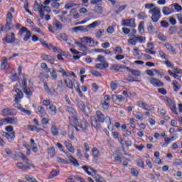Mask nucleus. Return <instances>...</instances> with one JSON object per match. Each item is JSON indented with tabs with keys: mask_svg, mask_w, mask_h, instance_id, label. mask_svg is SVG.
Wrapping results in <instances>:
<instances>
[{
	"mask_svg": "<svg viewBox=\"0 0 182 182\" xmlns=\"http://www.w3.org/2000/svg\"><path fill=\"white\" fill-rule=\"evenodd\" d=\"M33 9L35 12H38L40 14V17L43 19V16H45V12L47 14H50L52 10L50 7L48 6H43V4H39L37 2L34 4Z\"/></svg>",
	"mask_w": 182,
	"mask_h": 182,
	"instance_id": "obj_1",
	"label": "nucleus"
},
{
	"mask_svg": "<svg viewBox=\"0 0 182 182\" xmlns=\"http://www.w3.org/2000/svg\"><path fill=\"white\" fill-rule=\"evenodd\" d=\"M137 33V31L136 29L132 30V36L133 38L128 39V43L129 45L132 46H136L137 45V42L139 43H146V37H143L141 36H134Z\"/></svg>",
	"mask_w": 182,
	"mask_h": 182,
	"instance_id": "obj_2",
	"label": "nucleus"
},
{
	"mask_svg": "<svg viewBox=\"0 0 182 182\" xmlns=\"http://www.w3.org/2000/svg\"><path fill=\"white\" fill-rule=\"evenodd\" d=\"M42 46L48 49V50H53V53H62L63 56H72L70 54H66L62 49L53 46V44H48L46 41L41 42Z\"/></svg>",
	"mask_w": 182,
	"mask_h": 182,
	"instance_id": "obj_3",
	"label": "nucleus"
},
{
	"mask_svg": "<svg viewBox=\"0 0 182 182\" xmlns=\"http://www.w3.org/2000/svg\"><path fill=\"white\" fill-rule=\"evenodd\" d=\"M23 79L21 80H19V85L20 86H22V89L25 93V95H26V96H32L33 93L32 91H31V88L28 87V82L26 81V79L28 77V75L26 74H23Z\"/></svg>",
	"mask_w": 182,
	"mask_h": 182,
	"instance_id": "obj_4",
	"label": "nucleus"
},
{
	"mask_svg": "<svg viewBox=\"0 0 182 182\" xmlns=\"http://www.w3.org/2000/svg\"><path fill=\"white\" fill-rule=\"evenodd\" d=\"M149 14L151 15V21H152V22H159L160 18H161V11L159 7H154L149 10Z\"/></svg>",
	"mask_w": 182,
	"mask_h": 182,
	"instance_id": "obj_5",
	"label": "nucleus"
},
{
	"mask_svg": "<svg viewBox=\"0 0 182 182\" xmlns=\"http://www.w3.org/2000/svg\"><path fill=\"white\" fill-rule=\"evenodd\" d=\"M64 107L66 112H68L69 114H71V117H68L69 122H70L71 120H74V122H76V120L79 119V114H77V112L76 111V109H75V108L69 107L68 105H65Z\"/></svg>",
	"mask_w": 182,
	"mask_h": 182,
	"instance_id": "obj_6",
	"label": "nucleus"
},
{
	"mask_svg": "<svg viewBox=\"0 0 182 182\" xmlns=\"http://www.w3.org/2000/svg\"><path fill=\"white\" fill-rule=\"evenodd\" d=\"M62 29H63V25L59 21H55L53 25L48 26V30L54 35H56V31H62Z\"/></svg>",
	"mask_w": 182,
	"mask_h": 182,
	"instance_id": "obj_7",
	"label": "nucleus"
},
{
	"mask_svg": "<svg viewBox=\"0 0 182 182\" xmlns=\"http://www.w3.org/2000/svg\"><path fill=\"white\" fill-rule=\"evenodd\" d=\"M95 116L100 123H105V122H106L107 123H109V124H112V119H110V117H105V114L101 111H97L95 112Z\"/></svg>",
	"mask_w": 182,
	"mask_h": 182,
	"instance_id": "obj_8",
	"label": "nucleus"
},
{
	"mask_svg": "<svg viewBox=\"0 0 182 182\" xmlns=\"http://www.w3.org/2000/svg\"><path fill=\"white\" fill-rule=\"evenodd\" d=\"M164 100L166 102V103L168 104V107H169V109H171L173 114H178V112H177V107H176V102H174V101H173L171 98L166 97L165 98H164Z\"/></svg>",
	"mask_w": 182,
	"mask_h": 182,
	"instance_id": "obj_9",
	"label": "nucleus"
},
{
	"mask_svg": "<svg viewBox=\"0 0 182 182\" xmlns=\"http://www.w3.org/2000/svg\"><path fill=\"white\" fill-rule=\"evenodd\" d=\"M18 112L15 109L6 107L1 109V115L4 117H8L9 116H16Z\"/></svg>",
	"mask_w": 182,
	"mask_h": 182,
	"instance_id": "obj_10",
	"label": "nucleus"
},
{
	"mask_svg": "<svg viewBox=\"0 0 182 182\" xmlns=\"http://www.w3.org/2000/svg\"><path fill=\"white\" fill-rule=\"evenodd\" d=\"M90 126L92 129H95L96 132H100L102 129V124L95 116L90 117Z\"/></svg>",
	"mask_w": 182,
	"mask_h": 182,
	"instance_id": "obj_11",
	"label": "nucleus"
},
{
	"mask_svg": "<svg viewBox=\"0 0 182 182\" xmlns=\"http://www.w3.org/2000/svg\"><path fill=\"white\" fill-rule=\"evenodd\" d=\"M26 32V36L23 37V41L24 42H28L30 39L31 37L32 36V33L31 31L28 30L26 27H21V28L19 30L18 33L19 35H23Z\"/></svg>",
	"mask_w": 182,
	"mask_h": 182,
	"instance_id": "obj_12",
	"label": "nucleus"
},
{
	"mask_svg": "<svg viewBox=\"0 0 182 182\" xmlns=\"http://www.w3.org/2000/svg\"><path fill=\"white\" fill-rule=\"evenodd\" d=\"M122 26H127V28H136V21L134 18L122 19Z\"/></svg>",
	"mask_w": 182,
	"mask_h": 182,
	"instance_id": "obj_13",
	"label": "nucleus"
},
{
	"mask_svg": "<svg viewBox=\"0 0 182 182\" xmlns=\"http://www.w3.org/2000/svg\"><path fill=\"white\" fill-rule=\"evenodd\" d=\"M77 126L82 132H87L89 129V122L87 121L82 120L78 118V122H77Z\"/></svg>",
	"mask_w": 182,
	"mask_h": 182,
	"instance_id": "obj_14",
	"label": "nucleus"
},
{
	"mask_svg": "<svg viewBox=\"0 0 182 182\" xmlns=\"http://www.w3.org/2000/svg\"><path fill=\"white\" fill-rule=\"evenodd\" d=\"M44 90H46L47 95H50V96H57L58 92L54 87L49 88V85H48V82H43Z\"/></svg>",
	"mask_w": 182,
	"mask_h": 182,
	"instance_id": "obj_15",
	"label": "nucleus"
},
{
	"mask_svg": "<svg viewBox=\"0 0 182 182\" xmlns=\"http://www.w3.org/2000/svg\"><path fill=\"white\" fill-rule=\"evenodd\" d=\"M2 136L5 137L7 141L11 143V141H14V140H15V137H16V134L15 132H3Z\"/></svg>",
	"mask_w": 182,
	"mask_h": 182,
	"instance_id": "obj_16",
	"label": "nucleus"
},
{
	"mask_svg": "<svg viewBox=\"0 0 182 182\" xmlns=\"http://www.w3.org/2000/svg\"><path fill=\"white\" fill-rule=\"evenodd\" d=\"M16 95H14V102L16 103H19L21 100L23 98V92L21 89L16 88L15 90Z\"/></svg>",
	"mask_w": 182,
	"mask_h": 182,
	"instance_id": "obj_17",
	"label": "nucleus"
},
{
	"mask_svg": "<svg viewBox=\"0 0 182 182\" xmlns=\"http://www.w3.org/2000/svg\"><path fill=\"white\" fill-rule=\"evenodd\" d=\"M149 82L155 87H163L164 86V83L159 80V78L151 77Z\"/></svg>",
	"mask_w": 182,
	"mask_h": 182,
	"instance_id": "obj_18",
	"label": "nucleus"
},
{
	"mask_svg": "<svg viewBox=\"0 0 182 182\" xmlns=\"http://www.w3.org/2000/svg\"><path fill=\"white\" fill-rule=\"evenodd\" d=\"M6 43H14L15 41H16V38L15 37V33H11L10 34H7L6 37L3 39Z\"/></svg>",
	"mask_w": 182,
	"mask_h": 182,
	"instance_id": "obj_19",
	"label": "nucleus"
},
{
	"mask_svg": "<svg viewBox=\"0 0 182 182\" xmlns=\"http://www.w3.org/2000/svg\"><path fill=\"white\" fill-rule=\"evenodd\" d=\"M137 106L140 107V109H143V110H147L149 112L150 110H154V107L149 105L146 103H144L143 101H138Z\"/></svg>",
	"mask_w": 182,
	"mask_h": 182,
	"instance_id": "obj_20",
	"label": "nucleus"
},
{
	"mask_svg": "<svg viewBox=\"0 0 182 182\" xmlns=\"http://www.w3.org/2000/svg\"><path fill=\"white\" fill-rule=\"evenodd\" d=\"M63 153H64V154H65L68 159H71L70 162L72 163V164H73V166H75V167H79V161H77V159H75V157L71 156L69 151H63Z\"/></svg>",
	"mask_w": 182,
	"mask_h": 182,
	"instance_id": "obj_21",
	"label": "nucleus"
},
{
	"mask_svg": "<svg viewBox=\"0 0 182 182\" xmlns=\"http://www.w3.org/2000/svg\"><path fill=\"white\" fill-rule=\"evenodd\" d=\"M81 168H82V170H84L85 173H86V174H87L88 176H93L92 174V173H94V174H96V173H97V171L93 168H92V166H82L81 167ZM92 171V172H90Z\"/></svg>",
	"mask_w": 182,
	"mask_h": 182,
	"instance_id": "obj_22",
	"label": "nucleus"
},
{
	"mask_svg": "<svg viewBox=\"0 0 182 182\" xmlns=\"http://www.w3.org/2000/svg\"><path fill=\"white\" fill-rule=\"evenodd\" d=\"M162 14L165 16H168V15H171V14H174V9L171 6V4L169 6H164L162 9Z\"/></svg>",
	"mask_w": 182,
	"mask_h": 182,
	"instance_id": "obj_23",
	"label": "nucleus"
},
{
	"mask_svg": "<svg viewBox=\"0 0 182 182\" xmlns=\"http://www.w3.org/2000/svg\"><path fill=\"white\" fill-rule=\"evenodd\" d=\"M77 122H79V119L77 120H71L70 121V124H68V129H71L73 130V129H75L76 132H80V129H79V126H77Z\"/></svg>",
	"mask_w": 182,
	"mask_h": 182,
	"instance_id": "obj_24",
	"label": "nucleus"
},
{
	"mask_svg": "<svg viewBox=\"0 0 182 182\" xmlns=\"http://www.w3.org/2000/svg\"><path fill=\"white\" fill-rule=\"evenodd\" d=\"M21 2H23V9L26 12L29 14L31 16H33V14L29 10V0H21Z\"/></svg>",
	"mask_w": 182,
	"mask_h": 182,
	"instance_id": "obj_25",
	"label": "nucleus"
},
{
	"mask_svg": "<svg viewBox=\"0 0 182 182\" xmlns=\"http://www.w3.org/2000/svg\"><path fill=\"white\" fill-rule=\"evenodd\" d=\"M64 145L65 146L66 149L70 151V153H75V149L73 147V145L72 143H70L69 141H64Z\"/></svg>",
	"mask_w": 182,
	"mask_h": 182,
	"instance_id": "obj_26",
	"label": "nucleus"
},
{
	"mask_svg": "<svg viewBox=\"0 0 182 182\" xmlns=\"http://www.w3.org/2000/svg\"><path fill=\"white\" fill-rule=\"evenodd\" d=\"M37 114L41 116V117H45L46 116V111L45 110V107L43 106L37 107Z\"/></svg>",
	"mask_w": 182,
	"mask_h": 182,
	"instance_id": "obj_27",
	"label": "nucleus"
},
{
	"mask_svg": "<svg viewBox=\"0 0 182 182\" xmlns=\"http://www.w3.org/2000/svg\"><path fill=\"white\" fill-rule=\"evenodd\" d=\"M48 73H50V77L53 79V80H58V70H56V69L50 68Z\"/></svg>",
	"mask_w": 182,
	"mask_h": 182,
	"instance_id": "obj_28",
	"label": "nucleus"
},
{
	"mask_svg": "<svg viewBox=\"0 0 182 182\" xmlns=\"http://www.w3.org/2000/svg\"><path fill=\"white\" fill-rule=\"evenodd\" d=\"M8 66V58L6 56H4L1 58V63L0 65V68L1 70H5L6 69V67Z\"/></svg>",
	"mask_w": 182,
	"mask_h": 182,
	"instance_id": "obj_29",
	"label": "nucleus"
},
{
	"mask_svg": "<svg viewBox=\"0 0 182 182\" xmlns=\"http://www.w3.org/2000/svg\"><path fill=\"white\" fill-rule=\"evenodd\" d=\"M165 48L168 50V52H171V53H173V55H177V50L170 43H165Z\"/></svg>",
	"mask_w": 182,
	"mask_h": 182,
	"instance_id": "obj_30",
	"label": "nucleus"
},
{
	"mask_svg": "<svg viewBox=\"0 0 182 182\" xmlns=\"http://www.w3.org/2000/svg\"><path fill=\"white\" fill-rule=\"evenodd\" d=\"M126 70H128V72H130L133 76H136V77H139L140 76L141 73L138 70L132 69L129 67L125 68Z\"/></svg>",
	"mask_w": 182,
	"mask_h": 182,
	"instance_id": "obj_31",
	"label": "nucleus"
},
{
	"mask_svg": "<svg viewBox=\"0 0 182 182\" xmlns=\"http://www.w3.org/2000/svg\"><path fill=\"white\" fill-rule=\"evenodd\" d=\"M58 113L56 105H51L49 107V114L50 116H55Z\"/></svg>",
	"mask_w": 182,
	"mask_h": 182,
	"instance_id": "obj_32",
	"label": "nucleus"
},
{
	"mask_svg": "<svg viewBox=\"0 0 182 182\" xmlns=\"http://www.w3.org/2000/svg\"><path fill=\"white\" fill-rule=\"evenodd\" d=\"M17 167L22 171H28V170H31V166H28L26 165H23V163L17 164Z\"/></svg>",
	"mask_w": 182,
	"mask_h": 182,
	"instance_id": "obj_33",
	"label": "nucleus"
},
{
	"mask_svg": "<svg viewBox=\"0 0 182 182\" xmlns=\"http://www.w3.org/2000/svg\"><path fill=\"white\" fill-rule=\"evenodd\" d=\"M107 68H109V63H97L95 65V69H107Z\"/></svg>",
	"mask_w": 182,
	"mask_h": 182,
	"instance_id": "obj_34",
	"label": "nucleus"
},
{
	"mask_svg": "<svg viewBox=\"0 0 182 182\" xmlns=\"http://www.w3.org/2000/svg\"><path fill=\"white\" fill-rule=\"evenodd\" d=\"M28 129L31 132H37L38 133H39V132H43V129L39 128V127H38L36 126H33V125H28Z\"/></svg>",
	"mask_w": 182,
	"mask_h": 182,
	"instance_id": "obj_35",
	"label": "nucleus"
},
{
	"mask_svg": "<svg viewBox=\"0 0 182 182\" xmlns=\"http://www.w3.org/2000/svg\"><path fill=\"white\" fill-rule=\"evenodd\" d=\"M120 69H126L124 65H112L109 68V70H114V72H119Z\"/></svg>",
	"mask_w": 182,
	"mask_h": 182,
	"instance_id": "obj_36",
	"label": "nucleus"
},
{
	"mask_svg": "<svg viewBox=\"0 0 182 182\" xmlns=\"http://www.w3.org/2000/svg\"><path fill=\"white\" fill-rule=\"evenodd\" d=\"M12 156H14V151H12V150H11V149H9V148H6L4 149V157L5 159H6V157H12Z\"/></svg>",
	"mask_w": 182,
	"mask_h": 182,
	"instance_id": "obj_37",
	"label": "nucleus"
},
{
	"mask_svg": "<svg viewBox=\"0 0 182 182\" xmlns=\"http://www.w3.org/2000/svg\"><path fill=\"white\" fill-rule=\"evenodd\" d=\"M82 42H83V43H89V45H90L92 43H95V40L90 37L85 36L82 37Z\"/></svg>",
	"mask_w": 182,
	"mask_h": 182,
	"instance_id": "obj_38",
	"label": "nucleus"
},
{
	"mask_svg": "<svg viewBox=\"0 0 182 182\" xmlns=\"http://www.w3.org/2000/svg\"><path fill=\"white\" fill-rule=\"evenodd\" d=\"M50 130L51 134H53V136H59V129H58V127H56V125H52Z\"/></svg>",
	"mask_w": 182,
	"mask_h": 182,
	"instance_id": "obj_39",
	"label": "nucleus"
},
{
	"mask_svg": "<svg viewBox=\"0 0 182 182\" xmlns=\"http://www.w3.org/2000/svg\"><path fill=\"white\" fill-rule=\"evenodd\" d=\"M171 5V7L173 9L174 12H181L182 7L180 6V4H178L177 3H174Z\"/></svg>",
	"mask_w": 182,
	"mask_h": 182,
	"instance_id": "obj_40",
	"label": "nucleus"
},
{
	"mask_svg": "<svg viewBox=\"0 0 182 182\" xmlns=\"http://www.w3.org/2000/svg\"><path fill=\"white\" fill-rule=\"evenodd\" d=\"M64 82L68 89L73 90V82L70 78L65 79Z\"/></svg>",
	"mask_w": 182,
	"mask_h": 182,
	"instance_id": "obj_41",
	"label": "nucleus"
},
{
	"mask_svg": "<svg viewBox=\"0 0 182 182\" xmlns=\"http://www.w3.org/2000/svg\"><path fill=\"white\" fill-rule=\"evenodd\" d=\"M9 124H18V118L13 117H7Z\"/></svg>",
	"mask_w": 182,
	"mask_h": 182,
	"instance_id": "obj_42",
	"label": "nucleus"
},
{
	"mask_svg": "<svg viewBox=\"0 0 182 182\" xmlns=\"http://www.w3.org/2000/svg\"><path fill=\"white\" fill-rule=\"evenodd\" d=\"M136 166H138V167H140V168H142L143 170L146 168V166H144V161L141 158L136 159Z\"/></svg>",
	"mask_w": 182,
	"mask_h": 182,
	"instance_id": "obj_43",
	"label": "nucleus"
},
{
	"mask_svg": "<svg viewBox=\"0 0 182 182\" xmlns=\"http://www.w3.org/2000/svg\"><path fill=\"white\" fill-rule=\"evenodd\" d=\"M20 157L21 160H23V161L26 163V164H31V161L29 160V159H28V157L26 156V155H25V154L20 153Z\"/></svg>",
	"mask_w": 182,
	"mask_h": 182,
	"instance_id": "obj_44",
	"label": "nucleus"
},
{
	"mask_svg": "<svg viewBox=\"0 0 182 182\" xmlns=\"http://www.w3.org/2000/svg\"><path fill=\"white\" fill-rule=\"evenodd\" d=\"M180 84L177 80H173V90L174 92H177L178 90H180Z\"/></svg>",
	"mask_w": 182,
	"mask_h": 182,
	"instance_id": "obj_45",
	"label": "nucleus"
},
{
	"mask_svg": "<svg viewBox=\"0 0 182 182\" xmlns=\"http://www.w3.org/2000/svg\"><path fill=\"white\" fill-rule=\"evenodd\" d=\"M93 11L95 14H97L98 15H102V14H103V7L100 6H95Z\"/></svg>",
	"mask_w": 182,
	"mask_h": 182,
	"instance_id": "obj_46",
	"label": "nucleus"
},
{
	"mask_svg": "<svg viewBox=\"0 0 182 182\" xmlns=\"http://www.w3.org/2000/svg\"><path fill=\"white\" fill-rule=\"evenodd\" d=\"M92 156L94 159H99V149L97 147H93L92 150Z\"/></svg>",
	"mask_w": 182,
	"mask_h": 182,
	"instance_id": "obj_47",
	"label": "nucleus"
},
{
	"mask_svg": "<svg viewBox=\"0 0 182 182\" xmlns=\"http://www.w3.org/2000/svg\"><path fill=\"white\" fill-rule=\"evenodd\" d=\"M48 154L50 157L53 158L55 157V154H56V150L54 147H50L48 149Z\"/></svg>",
	"mask_w": 182,
	"mask_h": 182,
	"instance_id": "obj_48",
	"label": "nucleus"
},
{
	"mask_svg": "<svg viewBox=\"0 0 182 182\" xmlns=\"http://www.w3.org/2000/svg\"><path fill=\"white\" fill-rule=\"evenodd\" d=\"M10 79H11V80H12V82H18V80L22 81L21 78H19L18 73H14V74L11 75ZM18 84H19V82H18Z\"/></svg>",
	"mask_w": 182,
	"mask_h": 182,
	"instance_id": "obj_49",
	"label": "nucleus"
},
{
	"mask_svg": "<svg viewBox=\"0 0 182 182\" xmlns=\"http://www.w3.org/2000/svg\"><path fill=\"white\" fill-rule=\"evenodd\" d=\"M68 136L69 137L70 140H75V131L68 128Z\"/></svg>",
	"mask_w": 182,
	"mask_h": 182,
	"instance_id": "obj_50",
	"label": "nucleus"
},
{
	"mask_svg": "<svg viewBox=\"0 0 182 182\" xmlns=\"http://www.w3.org/2000/svg\"><path fill=\"white\" fill-rule=\"evenodd\" d=\"M138 31L139 33H144V21H141L138 26Z\"/></svg>",
	"mask_w": 182,
	"mask_h": 182,
	"instance_id": "obj_51",
	"label": "nucleus"
},
{
	"mask_svg": "<svg viewBox=\"0 0 182 182\" xmlns=\"http://www.w3.org/2000/svg\"><path fill=\"white\" fill-rule=\"evenodd\" d=\"M101 105H102L103 110H109L110 104H109V102H107L106 101L101 100Z\"/></svg>",
	"mask_w": 182,
	"mask_h": 182,
	"instance_id": "obj_52",
	"label": "nucleus"
},
{
	"mask_svg": "<svg viewBox=\"0 0 182 182\" xmlns=\"http://www.w3.org/2000/svg\"><path fill=\"white\" fill-rule=\"evenodd\" d=\"M134 116L136 117V119H137V120H140V122H143V120H144V117L142 114H141L140 112H136Z\"/></svg>",
	"mask_w": 182,
	"mask_h": 182,
	"instance_id": "obj_53",
	"label": "nucleus"
},
{
	"mask_svg": "<svg viewBox=\"0 0 182 182\" xmlns=\"http://www.w3.org/2000/svg\"><path fill=\"white\" fill-rule=\"evenodd\" d=\"M14 21V14L11 11L7 12L6 22H12Z\"/></svg>",
	"mask_w": 182,
	"mask_h": 182,
	"instance_id": "obj_54",
	"label": "nucleus"
},
{
	"mask_svg": "<svg viewBox=\"0 0 182 182\" xmlns=\"http://www.w3.org/2000/svg\"><path fill=\"white\" fill-rule=\"evenodd\" d=\"M59 174H60L59 171L56 169H53L50 174L49 178H55V177H58Z\"/></svg>",
	"mask_w": 182,
	"mask_h": 182,
	"instance_id": "obj_55",
	"label": "nucleus"
},
{
	"mask_svg": "<svg viewBox=\"0 0 182 182\" xmlns=\"http://www.w3.org/2000/svg\"><path fill=\"white\" fill-rule=\"evenodd\" d=\"M90 73H91L92 76H95V77H100L102 76V73L98 72L97 70H90Z\"/></svg>",
	"mask_w": 182,
	"mask_h": 182,
	"instance_id": "obj_56",
	"label": "nucleus"
},
{
	"mask_svg": "<svg viewBox=\"0 0 182 182\" xmlns=\"http://www.w3.org/2000/svg\"><path fill=\"white\" fill-rule=\"evenodd\" d=\"M41 69H43V70H45V72H46L47 73H49V72H50V68H48V65L46 64V63H42L41 64Z\"/></svg>",
	"mask_w": 182,
	"mask_h": 182,
	"instance_id": "obj_57",
	"label": "nucleus"
},
{
	"mask_svg": "<svg viewBox=\"0 0 182 182\" xmlns=\"http://www.w3.org/2000/svg\"><path fill=\"white\" fill-rule=\"evenodd\" d=\"M128 122L132 129H136V119L134 118H129Z\"/></svg>",
	"mask_w": 182,
	"mask_h": 182,
	"instance_id": "obj_58",
	"label": "nucleus"
},
{
	"mask_svg": "<svg viewBox=\"0 0 182 182\" xmlns=\"http://www.w3.org/2000/svg\"><path fill=\"white\" fill-rule=\"evenodd\" d=\"M126 8H127V5H122V6H120L118 8V10H116V11H115L116 15H119V14L122 13V11H124V9H126Z\"/></svg>",
	"mask_w": 182,
	"mask_h": 182,
	"instance_id": "obj_59",
	"label": "nucleus"
},
{
	"mask_svg": "<svg viewBox=\"0 0 182 182\" xmlns=\"http://www.w3.org/2000/svg\"><path fill=\"white\" fill-rule=\"evenodd\" d=\"M154 26L151 23H147V30L149 33H153V32H154Z\"/></svg>",
	"mask_w": 182,
	"mask_h": 182,
	"instance_id": "obj_60",
	"label": "nucleus"
},
{
	"mask_svg": "<svg viewBox=\"0 0 182 182\" xmlns=\"http://www.w3.org/2000/svg\"><path fill=\"white\" fill-rule=\"evenodd\" d=\"M6 124H9L8 117L2 118L0 119V127H2L3 126H6Z\"/></svg>",
	"mask_w": 182,
	"mask_h": 182,
	"instance_id": "obj_61",
	"label": "nucleus"
},
{
	"mask_svg": "<svg viewBox=\"0 0 182 182\" xmlns=\"http://www.w3.org/2000/svg\"><path fill=\"white\" fill-rule=\"evenodd\" d=\"M131 173L134 177H138L139 176V170L132 168L130 169Z\"/></svg>",
	"mask_w": 182,
	"mask_h": 182,
	"instance_id": "obj_62",
	"label": "nucleus"
},
{
	"mask_svg": "<svg viewBox=\"0 0 182 182\" xmlns=\"http://www.w3.org/2000/svg\"><path fill=\"white\" fill-rule=\"evenodd\" d=\"M146 18H147V14H146V12H140L138 14V19H146Z\"/></svg>",
	"mask_w": 182,
	"mask_h": 182,
	"instance_id": "obj_63",
	"label": "nucleus"
},
{
	"mask_svg": "<svg viewBox=\"0 0 182 182\" xmlns=\"http://www.w3.org/2000/svg\"><path fill=\"white\" fill-rule=\"evenodd\" d=\"M173 166L174 167H178V166H182V160L181 159H176L173 163Z\"/></svg>",
	"mask_w": 182,
	"mask_h": 182,
	"instance_id": "obj_64",
	"label": "nucleus"
}]
</instances>
